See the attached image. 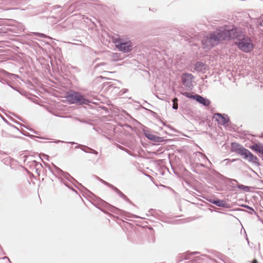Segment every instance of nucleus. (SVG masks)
<instances>
[{
	"label": "nucleus",
	"mask_w": 263,
	"mask_h": 263,
	"mask_svg": "<svg viewBox=\"0 0 263 263\" xmlns=\"http://www.w3.org/2000/svg\"><path fill=\"white\" fill-rule=\"evenodd\" d=\"M192 75L191 74H184L183 75V77H182L183 81H184V80L185 79H192Z\"/></svg>",
	"instance_id": "nucleus-13"
},
{
	"label": "nucleus",
	"mask_w": 263,
	"mask_h": 263,
	"mask_svg": "<svg viewBox=\"0 0 263 263\" xmlns=\"http://www.w3.org/2000/svg\"><path fill=\"white\" fill-rule=\"evenodd\" d=\"M252 263H257V260L255 259L253 260Z\"/></svg>",
	"instance_id": "nucleus-17"
},
{
	"label": "nucleus",
	"mask_w": 263,
	"mask_h": 263,
	"mask_svg": "<svg viewBox=\"0 0 263 263\" xmlns=\"http://www.w3.org/2000/svg\"><path fill=\"white\" fill-rule=\"evenodd\" d=\"M202 43L205 48H211L214 46V43H213L209 34L204 37Z\"/></svg>",
	"instance_id": "nucleus-7"
},
{
	"label": "nucleus",
	"mask_w": 263,
	"mask_h": 263,
	"mask_svg": "<svg viewBox=\"0 0 263 263\" xmlns=\"http://www.w3.org/2000/svg\"><path fill=\"white\" fill-rule=\"evenodd\" d=\"M66 98L70 104H86L89 102L79 92L69 91L67 93Z\"/></svg>",
	"instance_id": "nucleus-3"
},
{
	"label": "nucleus",
	"mask_w": 263,
	"mask_h": 263,
	"mask_svg": "<svg viewBox=\"0 0 263 263\" xmlns=\"http://www.w3.org/2000/svg\"><path fill=\"white\" fill-rule=\"evenodd\" d=\"M178 99L175 98L173 100V108L175 109H177L178 108V103H177Z\"/></svg>",
	"instance_id": "nucleus-12"
},
{
	"label": "nucleus",
	"mask_w": 263,
	"mask_h": 263,
	"mask_svg": "<svg viewBox=\"0 0 263 263\" xmlns=\"http://www.w3.org/2000/svg\"><path fill=\"white\" fill-rule=\"evenodd\" d=\"M146 136L151 140H156V137L152 134H146Z\"/></svg>",
	"instance_id": "nucleus-14"
},
{
	"label": "nucleus",
	"mask_w": 263,
	"mask_h": 263,
	"mask_svg": "<svg viewBox=\"0 0 263 263\" xmlns=\"http://www.w3.org/2000/svg\"><path fill=\"white\" fill-rule=\"evenodd\" d=\"M243 158L247 160L249 162H251L253 163H256L258 159L257 158L254 156L249 150L247 149L245 154L242 156Z\"/></svg>",
	"instance_id": "nucleus-6"
},
{
	"label": "nucleus",
	"mask_w": 263,
	"mask_h": 263,
	"mask_svg": "<svg viewBox=\"0 0 263 263\" xmlns=\"http://www.w3.org/2000/svg\"><path fill=\"white\" fill-rule=\"evenodd\" d=\"M214 118L218 124L223 125L227 122V119L220 114H215L214 115Z\"/></svg>",
	"instance_id": "nucleus-9"
},
{
	"label": "nucleus",
	"mask_w": 263,
	"mask_h": 263,
	"mask_svg": "<svg viewBox=\"0 0 263 263\" xmlns=\"http://www.w3.org/2000/svg\"><path fill=\"white\" fill-rule=\"evenodd\" d=\"M113 40L116 46L120 51L128 52L132 50L133 44L130 40L120 37H114Z\"/></svg>",
	"instance_id": "nucleus-2"
},
{
	"label": "nucleus",
	"mask_w": 263,
	"mask_h": 263,
	"mask_svg": "<svg viewBox=\"0 0 263 263\" xmlns=\"http://www.w3.org/2000/svg\"><path fill=\"white\" fill-rule=\"evenodd\" d=\"M229 29L218 30L209 34L214 46L217 45L220 41L229 40Z\"/></svg>",
	"instance_id": "nucleus-4"
},
{
	"label": "nucleus",
	"mask_w": 263,
	"mask_h": 263,
	"mask_svg": "<svg viewBox=\"0 0 263 263\" xmlns=\"http://www.w3.org/2000/svg\"><path fill=\"white\" fill-rule=\"evenodd\" d=\"M193 98L196 99L197 101L201 104H202L205 106H209L211 103V102L209 100L205 99L198 95L193 96Z\"/></svg>",
	"instance_id": "nucleus-8"
},
{
	"label": "nucleus",
	"mask_w": 263,
	"mask_h": 263,
	"mask_svg": "<svg viewBox=\"0 0 263 263\" xmlns=\"http://www.w3.org/2000/svg\"><path fill=\"white\" fill-rule=\"evenodd\" d=\"M211 203L214 204V202H216V200L214 199H210L209 200Z\"/></svg>",
	"instance_id": "nucleus-16"
},
{
	"label": "nucleus",
	"mask_w": 263,
	"mask_h": 263,
	"mask_svg": "<svg viewBox=\"0 0 263 263\" xmlns=\"http://www.w3.org/2000/svg\"><path fill=\"white\" fill-rule=\"evenodd\" d=\"M232 149L233 152L240 155L241 156H243V154H245L247 151V149L236 143H232Z\"/></svg>",
	"instance_id": "nucleus-5"
},
{
	"label": "nucleus",
	"mask_w": 263,
	"mask_h": 263,
	"mask_svg": "<svg viewBox=\"0 0 263 263\" xmlns=\"http://www.w3.org/2000/svg\"><path fill=\"white\" fill-rule=\"evenodd\" d=\"M262 147V144L260 143H256L251 146L250 148L255 152L260 153Z\"/></svg>",
	"instance_id": "nucleus-10"
},
{
	"label": "nucleus",
	"mask_w": 263,
	"mask_h": 263,
	"mask_svg": "<svg viewBox=\"0 0 263 263\" xmlns=\"http://www.w3.org/2000/svg\"><path fill=\"white\" fill-rule=\"evenodd\" d=\"M214 204L218 206L223 207L225 205V203L223 201L221 200H216V202H214Z\"/></svg>",
	"instance_id": "nucleus-11"
},
{
	"label": "nucleus",
	"mask_w": 263,
	"mask_h": 263,
	"mask_svg": "<svg viewBox=\"0 0 263 263\" xmlns=\"http://www.w3.org/2000/svg\"><path fill=\"white\" fill-rule=\"evenodd\" d=\"M183 95L188 98H193V96L192 95H191V94H190L188 92H184L183 93Z\"/></svg>",
	"instance_id": "nucleus-15"
},
{
	"label": "nucleus",
	"mask_w": 263,
	"mask_h": 263,
	"mask_svg": "<svg viewBox=\"0 0 263 263\" xmlns=\"http://www.w3.org/2000/svg\"><path fill=\"white\" fill-rule=\"evenodd\" d=\"M229 40L236 39L235 44L241 51L248 53L252 51L254 45L251 38L248 35H243L242 32L237 28L229 29Z\"/></svg>",
	"instance_id": "nucleus-1"
}]
</instances>
